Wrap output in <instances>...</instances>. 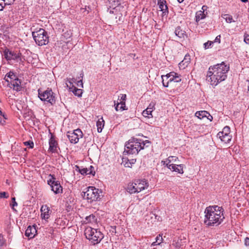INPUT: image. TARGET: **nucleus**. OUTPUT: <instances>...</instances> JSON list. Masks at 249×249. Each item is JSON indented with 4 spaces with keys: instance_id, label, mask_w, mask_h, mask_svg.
Wrapping results in <instances>:
<instances>
[{
    "instance_id": "nucleus-1",
    "label": "nucleus",
    "mask_w": 249,
    "mask_h": 249,
    "mask_svg": "<svg viewBox=\"0 0 249 249\" xmlns=\"http://www.w3.org/2000/svg\"><path fill=\"white\" fill-rule=\"evenodd\" d=\"M229 69V65L223 62L211 66L207 72L206 80L211 85L216 86L227 78Z\"/></svg>"
},
{
    "instance_id": "nucleus-2",
    "label": "nucleus",
    "mask_w": 249,
    "mask_h": 249,
    "mask_svg": "<svg viewBox=\"0 0 249 249\" xmlns=\"http://www.w3.org/2000/svg\"><path fill=\"white\" fill-rule=\"evenodd\" d=\"M224 209L217 205L207 207L204 212V223L208 226L219 225L224 219Z\"/></svg>"
},
{
    "instance_id": "nucleus-3",
    "label": "nucleus",
    "mask_w": 249,
    "mask_h": 249,
    "mask_svg": "<svg viewBox=\"0 0 249 249\" xmlns=\"http://www.w3.org/2000/svg\"><path fill=\"white\" fill-rule=\"evenodd\" d=\"M150 142L148 140L143 141L142 139L132 138L124 146V154H137L142 149L149 146Z\"/></svg>"
},
{
    "instance_id": "nucleus-4",
    "label": "nucleus",
    "mask_w": 249,
    "mask_h": 249,
    "mask_svg": "<svg viewBox=\"0 0 249 249\" xmlns=\"http://www.w3.org/2000/svg\"><path fill=\"white\" fill-rule=\"evenodd\" d=\"M148 187L149 183L146 179H135L132 183L128 184L126 191L130 194L139 193L143 190H147Z\"/></svg>"
},
{
    "instance_id": "nucleus-5",
    "label": "nucleus",
    "mask_w": 249,
    "mask_h": 249,
    "mask_svg": "<svg viewBox=\"0 0 249 249\" xmlns=\"http://www.w3.org/2000/svg\"><path fill=\"white\" fill-rule=\"evenodd\" d=\"M86 237L94 245L99 243L104 237L103 234L97 229L87 227L85 230Z\"/></svg>"
},
{
    "instance_id": "nucleus-6",
    "label": "nucleus",
    "mask_w": 249,
    "mask_h": 249,
    "mask_svg": "<svg viewBox=\"0 0 249 249\" xmlns=\"http://www.w3.org/2000/svg\"><path fill=\"white\" fill-rule=\"evenodd\" d=\"M32 34L36 44L38 46L45 45L48 43V34L44 29L39 28L36 31L32 32Z\"/></svg>"
},
{
    "instance_id": "nucleus-7",
    "label": "nucleus",
    "mask_w": 249,
    "mask_h": 249,
    "mask_svg": "<svg viewBox=\"0 0 249 249\" xmlns=\"http://www.w3.org/2000/svg\"><path fill=\"white\" fill-rule=\"evenodd\" d=\"M38 97L41 101L50 103L51 105L55 104V96L51 89H48L43 91L40 89H38Z\"/></svg>"
},
{
    "instance_id": "nucleus-8",
    "label": "nucleus",
    "mask_w": 249,
    "mask_h": 249,
    "mask_svg": "<svg viewBox=\"0 0 249 249\" xmlns=\"http://www.w3.org/2000/svg\"><path fill=\"white\" fill-rule=\"evenodd\" d=\"M82 196L84 199L87 200L89 202L96 201L100 196L99 189L94 187L89 186L87 188L86 191L83 192Z\"/></svg>"
},
{
    "instance_id": "nucleus-9",
    "label": "nucleus",
    "mask_w": 249,
    "mask_h": 249,
    "mask_svg": "<svg viewBox=\"0 0 249 249\" xmlns=\"http://www.w3.org/2000/svg\"><path fill=\"white\" fill-rule=\"evenodd\" d=\"M161 78L162 85L164 87H168L170 82H179L181 80L180 76L174 71L170 72L165 75H162Z\"/></svg>"
},
{
    "instance_id": "nucleus-10",
    "label": "nucleus",
    "mask_w": 249,
    "mask_h": 249,
    "mask_svg": "<svg viewBox=\"0 0 249 249\" xmlns=\"http://www.w3.org/2000/svg\"><path fill=\"white\" fill-rule=\"evenodd\" d=\"M3 55L4 58L7 61L18 60L20 62H23L20 53H17L14 51H10L9 49H6L3 52Z\"/></svg>"
},
{
    "instance_id": "nucleus-11",
    "label": "nucleus",
    "mask_w": 249,
    "mask_h": 249,
    "mask_svg": "<svg viewBox=\"0 0 249 249\" xmlns=\"http://www.w3.org/2000/svg\"><path fill=\"white\" fill-rule=\"evenodd\" d=\"M230 128L228 126H226L223 129V130L219 132L217 134V137H219L221 141L227 143L231 140V137L230 135Z\"/></svg>"
},
{
    "instance_id": "nucleus-12",
    "label": "nucleus",
    "mask_w": 249,
    "mask_h": 249,
    "mask_svg": "<svg viewBox=\"0 0 249 249\" xmlns=\"http://www.w3.org/2000/svg\"><path fill=\"white\" fill-rule=\"evenodd\" d=\"M83 133L79 129H77L73 132H68L67 137L71 143H76L78 142L80 138H82Z\"/></svg>"
},
{
    "instance_id": "nucleus-13",
    "label": "nucleus",
    "mask_w": 249,
    "mask_h": 249,
    "mask_svg": "<svg viewBox=\"0 0 249 249\" xmlns=\"http://www.w3.org/2000/svg\"><path fill=\"white\" fill-rule=\"evenodd\" d=\"M55 178L52 177V178L48 180V184L51 186V190L55 194L62 193V187L58 181L55 180Z\"/></svg>"
},
{
    "instance_id": "nucleus-14",
    "label": "nucleus",
    "mask_w": 249,
    "mask_h": 249,
    "mask_svg": "<svg viewBox=\"0 0 249 249\" xmlns=\"http://www.w3.org/2000/svg\"><path fill=\"white\" fill-rule=\"evenodd\" d=\"M184 165L183 164H168V168L172 171H175L178 173L182 174L184 172Z\"/></svg>"
},
{
    "instance_id": "nucleus-15",
    "label": "nucleus",
    "mask_w": 249,
    "mask_h": 249,
    "mask_svg": "<svg viewBox=\"0 0 249 249\" xmlns=\"http://www.w3.org/2000/svg\"><path fill=\"white\" fill-rule=\"evenodd\" d=\"M77 168L78 169L79 172L82 175H91L94 176L95 174V172L94 171V168L92 166H90L89 168H83L80 169L79 166H76Z\"/></svg>"
},
{
    "instance_id": "nucleus-16",
    "label": "nucleus",
    "mask_w": 249,
    "mask_h": 249,
    "mask_svg": "<svg viewBox=\"0 0 249 249\" xmlns=\"http://www.w3.org/2000/svg\"><path fill=\"white\" fill-rule=\"evenodd\" d=\"M57 145V142L55 140L54 136L51 135L49 140V151L52 153L56 152Z\"/></svg>"
},
{
    "instance_id": "nucleus-17",
    "label": "nucleus",
    "mask_w": 249,
    "mask_h": 249,
    "mask_svg": "<svg viewBox=\"0 0 249 249\" xmlns=\"http://www.w3.org/2000/svg\"><path fill=\"white\" fill-rule=\"evenodd\" d=\"M158 5L160 11H162L163 16L168 13V7L166 4V2L165 0H158Z\"/></svg>"
},
{
    "instance_id": "nucleus-18",
    "label": "nucleus",
    "mask_w": 249,
    "mask_h": 249,
    "mask_svg": "<svg viewBox=\"0 0 249 249\" xmlns=\"http://www.w3.org/2000/svg\"><path fill=\"white\" fill-rule=\"evenodd\" d=\"M36 233V230L35 227H31L29 226L27 227L25 231V235L29 238H32L34 237Z\"/></svg>"
},
{
    "instance_id": "nucleus-19",
    "label": "nucleus",
    "mask_w": 249,
    "mask_h": 249,
    "mask_svg": "<svg viewBox=\"0 0 249 249\" xmlns=\"http://www.w3.org/2000/svg\"><path fill=\"white\" fill-rule=\"evenodd\" d=\"M50 209L47 205L42 206L41 208V217L43 219H48L50 216Z\"/></svg>"
},
{
    "instance_id": "nucleus-20",
    "label": "nucleus",
    "mask_w": 249,
    "mask_h": 249,
    "mask_svg": "<svg viewBox=\"0 0 249 249\" xmlns=\"http://www.w3.org/2000/svg\"><path fill=\"white\" fill-rule=\"evenodd\" d=\"M11 85L13 87V89L17 91H20L22 89L21 81L18 78L14 81L13 83L11 82Z\"/></svg>"
},
{
    "instance_id": "nucleus-21",
    "label": "nucleus",
    "mask_w": 249,
    "mask_h": 249,
    "mask_svg": "<svg viewBox=\"0 0 249 249\" xmlns=\"http://www.w3.org/2000/svg\"><path fill=\"white\" fill-rule=\"evenodd\" d=\"M176 35L179 38H184L186 36L185 32L181 29L180 27H177L175 31Z\"/></svg>"
},
{
    "instance_id": "nucleus-22",
    "label": "nucleus",
    "mask_w": 249,
    "mask_h": 249,
    "mask_svg": "<svg viewBox=\"0 0 249 249\" xmlns=\"http://www.w3.org/2000/svg\"><path fill=\"white\" fill-rule=\"evenodd\" d=\"M190 56L189 55H186L184 59L179 63V67L180 68L183 67L184 68L187 67L189 62H190Z\"/></svg>"
},
{
    "instance_id": "nucleus-23",
    "label": "nucleus",
    "mask_w": 249,
    "mask_h": 249,
    "mask_svg": "<svg viewBox=\"0 0 249 249\" xmlns=\"http://www.w3.org/2000/svg\"><path fill=\"white\" fill-rule=\"evenodd\" d=\"M114 103H115L114 102ZM114 106H115V110L116 111H123L127 109V108H125L126 107L125 102L121 101L119 103H118L116 105V104H115Z\"/></svg>"
},
{
    "instance_id": "nucleus-24",
    "label": "nucleus",
    "mask_w": 249,
    "mask_h": 249,
    "mask_svg": "<svg viewBox=\"0 0 249 249\" xmlns=\"http://www.w3.org/2000/svg\"><path fill=\"white\" fill-rule=\"evenodd\" d=\"M105 125V121L103 118H100L96 123V126L97 127V131L99 133L102 132L103 128Z\"/></svg>"
},
{
    "instance_id": "nucleus-25",
    "label": "nucleus",
    "mask_w": 249,
    "mask_h": 249,
    "mask_svg": "<svg viewBox=\"0 0 249 249\" xmlns=\"http://www.w3.org/2000/svg\"><path fill=\"white\" fill-rule=\"evenodd\" d=\"M205 17L206 14L204 13V11H199L196 13V21L198 22L200 20L205 18Z\"/></svg>"
},
{
    "instance_id": "nucleus-26",
    "label": "nucleus",
    "mask_w": 249,
    "mask_h": 249,
    "mask_svg": "<svg viewBox=\"0 0 249 249\" xmlns=\"http://www.w3.org/2000/svg\"><path fill=\"white\" fill-rule=\"evenodd\" d=\"M207 114H209V112L207 111L202 110L199 111H197L195 113V116L198 118L201 119L204 117H206Z\"/></svg>"
},
{
    "instance_id": "nucleus-27",
    "label": "nucleus",
    "mask_w": 249,
    "mask_h": 249,
    "mask_svg": "<svg viewBox=\"0 0 249 249\" xmlns=\"http://www.w3.org/2000/svg\"><path fill=\"white\" fill-rule=\"evenodd\" d=\"M5 77L10 78L11 80L13 81V82L18 78L16 74L12 71H10L8 73H7L5 75Z\"/></svg>"
},
{
    "instance_id": "nucleus-28",
    "label": "nucleus",
    "mask_w": 249,
    "mask_h": 249,
    "mask_svg": "<svg viewBox=\"0 0 249 249\" xmlns=\"http://www.w3.org/2000/svg\"><path fill=\"white\" fill-rule=\"evenodd\" d=\"M75 82V79L74 78H69L66 80V84L67 87L69 88V89L71 90L72 89V88L74 87L73 85V83Z\"/></svg>"
},
{
    "instance_id": "nucleus-29",
    "label": "nucleus",
    "mask_w": 249,
    "mask_h": 249,
    "mask_svg": "<svg viewBox=\"0 0 249 249\" xmlns=\"http://www.w3.org/2000/svg\"><path fill=\"white\" fill-rule=\"evenodd\" d=\"M71 91L75 94V95L78 97H81L83 93V90L81 89H78L76 87H74L72 89H71Z\"/></svg>"
},
{
    "instance_id": "nucleus-30",
    "label": "nucleus",
    "mask_w": 249,
    "mask_h": 249,
    "mask_svg": "<svg viewBox=\"0 0 249 249\" xmlns=\"http://www.w3.org/2000/svg\"><path fill=\"white\" fill-rule=\"evenodd\" d=\"M151 109L150 108L147 107L146 109L143 111L142 113V115L145 117L148 118H150V117H149V115H151L152 117V112L153 111L151 110Z\"/></svg>"
},
{
    "instance_id": "nucleus-31",
    "label": "nucleus",
    "mask_w": 249,
    "mask_h": 249,
    "mask_svg": "<svg viewBox=\"0 0 249 249\" xmlns=\"http://www.w3.org/2000/svg\"><path fill=\"white\" fill-rule=\"evenodd\" d=\"M109 2L113 9L121 4L120 0H109Z\"/></svg>"
},
{
    "instance_id": "nucleus-32",
    "label": "nucleus",
    "mask_w": 249,
    "mask_h": 249,
    "mask_svg": "<svg viewBox=\"0 0 249 249\" xmlns=\"http://www.w3.org/2000/svg\"><path fill=\"white\" fill-rule=\"evenodd\" d=\"M222 17L225 19L227 22L231 23L233 21L232 20V17L231 15L229 14H224L222 15Z\"/></svg>"
},
{
    "instance_id": "nucleus-33",
    "label": "nucleus",
    "mask_w": 249,
    "mask_h": 249,
    "mask_svg": "<svg viewBox=\"0 0 249 249\" xmlns=\"http://www.w3.org/2000/svg\"><path fill=\"white\" fill-rule=\"evenodd\" d=\"M162 240L163 238L162 236L159 234L156 238V242H153L152 243V245L155 246L157 245H160L162 242Z\"/></svg>"
},
{
    "instance_id": "nucleus-34",
    "label": "nucleus",
    "mask_w": 249,
    "mask_h": 249,
    "mask_svg": "<svg viewBox=\"0 0 249 249\" xmlns=\"http://www.w3.org/2000/svg\"><path fill=\"white\" fill-rule=\"evenodd\" d=\"M84 76V72L83 71L81 72V73L80 74V76L78 77V78H81V79H80L78 80L77 82V85L78 87L83 88V83L82 82V78Z\"/></svg>"
},
{
    "instance_id": "nucleus-35",
    "label": "nucleus",
    "mask_w": 249,
    "mask_h": 249,
    "mask_svg": "<svg viewBox=\"0 0 249 249\" xmlns=\"http://www.w3.org/2000/svg\"><path fill=\"white\" fill-rule=\"evenodd\" d=\"M95 216L93 214H90L89 216H86L85 221L87 222H92L94 221Z\"/></svg>"
},
{
    "instance_id": "nucleus-36",
    "label": "nucleus",
    "mask_w": 249,
    "mask_h": 249,
    "mask_svg": "<svg viewBox=\"0 0 249 249\" xmlns=\"http://www.w3.org/2000/svg\"><path fill=\"white\" fill-rule=\"evenodd\" d=\"M178 160V158L176 156H170L167 159V161H169V162H176Z\"/></svg>"
},
{
    "instance_id": "nucleus-37",
    "label": "nucleus",
    "mask_w": 249,
    "mask_h": 249,
    "mask_svg": "<svg viewBox=\"0 0 249 249\" xmlns=\"http://www.w3.org/2000/svg\"><path fill=\"white\" fill-rule=\"evenodd\" d=\"M9 197L8 194L5 192H0V198H7Z\"/></svg>"
},
{
    "instance_id": "nucleus-38",
    "label": "nucleus",
    "mask_w": 249,
    "mask_h": 249,
    "mask_svg": "<svg viewBox=\"0 0 249 249\" xmlns=\"http://www.w3.org/2000/svg\"><path fill=\"white\" fill-rule=\"evenodd\" d=\"M12 204H11V205L12 206L13 210L16 211V210L14 209V207L17 206L18 205V203L16 201V198L15 197L12 198Z\"/></svg>"
},
{
    "instance_id": "nucleus-39",
    "label": "nucleus",
    "mask_w": 249,
    "mask_h": 249,
    "mask_svg": "<svg viewBox=\"0 0 249 249\" xmlns=\"http://www.w3.org/2000/svg\"><path fill=\"white\" fill-rule=\"evenodd\" d=\"M213 43V41H207V42L205 43L204 44V48L205 49H208L210 47H211V46Z\"/></svg>"
},
{
    "instance_id": "nucleus-40",
    "label": "nucleus",
    "mask_w": 249,
    "mask_h": 249,
    "mask_svg": "<svg viewBox=\"0 0 249 249\" xmlns=\"http://www.w3.org/2000/svg\"><path fill=\"white\" fill-rule=\"evenodd\" d=\"M4 2V5H11L13 3L14 0H1Z\"/></svg>"
},
{
    "instance_id": "nucleus-41",
    "label": "nucleus",
    "mask_w": 249,
    "mask_h": 249,
    "mask_svg": "<svg viewBox=\"0 0 249 249\" xmlns=\"http://www.w3.org/2000/svg\"><path fill=\"white\" fill-rule=\"evenodd\" d=\"M24 144L25 145H29V147L31 148H33L34 147V143L33 142L31 141H27L24 142Z\"/></svg>"
},
{
    "instance_id": "nucleus-42",
    "label": "nucleus",
    "mask_w": 249,
    "mask_h": 249,
    "mask_svg": "<svg viewBox=\"0 0 249 249\" xmlns=\"http://www.w3.org/2000/svg\"><path fill=\"white\" fill-rule=\"evenodd\" d=\"M244 40L246 43H247V44L249 43V35L245 34Z\"/></svg>"
},
{
    "instance_id": "nucleus-43",
    "label": "nucleus",
    "mask_w": 249,
    "mask_h": 249,
    "mask_svg": "<svg viewBox=\"0 0 249 249\" xmlns=\"http://www.w3.org/2000/svg\"><path fill=\"white\" fill-rule=\"evenodd\" d=\"M220 38H221V36L220 35H218L217 36L215 39H214V42H216V43H220Z\"/></svg>"
},
{
    "instance_id": "nucleus-44",
    "label": "nucleus",
    "mask_w": 249,
    "mask_h": 249,
    "mask_svg": "<svg viewBox=\"0 0 249 249\" xmlns=\"http://www.w3.org/2000/svg\"><path fill=\"white\" fill-rule=\"evenodd\" d=\"M126 98V95L125 94H122L121 99H120V102L123 101L125 102Z\"/></svg>"
},
{
    "instance_id": "nucleus-45",
    "label": "nucleus",
    "mask_w": 249,
    "mask_h": 249,
    "mask_svg": "<svg viewBox=\"0 0 249 249\" xmlns=\"http://www.w3.org/2000/svg\"><path fill=\"white\" fill-rule=\"evenodd\" d=\"M154 106H155V104L154 103H151L149 106L147 107L148 108H151V110H152V111H153V110L154 109Z\"/></svg>"
},
{
    "instance_id": "nucleus-46",
    "label": "nucleus",
    "mask_w": 249,
    "mask_h": 249,
    "mask_svg": "<svg viewBox=\"0 0 249 249\" xmlns=\"http://www.w3.org/2000/svg\"><path fill=\"white\" fill-rule=\"evenodd\" d=\"M245 245L246 246H249V237H246L245 239Z\"/></svg>"
},
{
    "instance_id": "nucleus-47",
    "label": "nucleus",
    "mask_w": 249,
    "mask_h": 249,
    "mask_svg": "<svg viewBox=\"0 0 249 249\" xmlns=\"http://www.w3.org/2000/svg\"><path fill=\"white\" fill-rule=\"evenodd\" d=\"M161 163L163 164V165L166 166L167 168L168 164H171L170 162H169V161H167V160L166 161H162Z\"/></svg>"
},
{
    "instance_id": "nucleus-48",
    "label": "nucleus",
    "mask_w": 249,
    "mask_h": 249,
    "mask_svg": "<svg viewBox=\"0 0 249 249\" xmlns=\"http://www.w3.org/2000/svg\"><path fill=\"white\" fill-rule=\"evenodd\" d=\"M4 244V242L3 241V238L0 237V247L2 246Z\"/></svg>"
},
{
    "instance_id": "nucleus-49",
    "label": "nucleus",
    "mask_w": 249,
    "mask_h": 249,
    "mask_svg": "<svg viewBox=\"0 0 249 249\" xmlns=\"http://www.w3.org/2000/svg\"><path fill=\"white\" fill-rule=\"evenodd\" d=\"M208 116L207 115V118L208 120H209L210 121H212V120H213V117L212 116H211L210 113H209V114H207Z\"/></svg>"
},
{
    "instance_id": "nucleus-50",
    "label": "nucleus",
    "mask_w": 249,
    "mask_h": 249,
    "mask_svg": "<svg viewBox=\"0 0 249 249\" xmlns=\"http://www.w3.org/2000/svg\"><path fill=\"white\" fill-rule=\"evenodd\" d=\"M208 7L206 5H203L202 7V11H204V12L207 9Z\"/></svg>"
},
{
    "instance_id": "nucleus-51",
    "label": "nucleus",
    "mask_w": 249,
    "mask_h": 249,
    "mask_svg": "<svg viewBox=\"0 0 249 249\" xmlns=\"http://www.w3.org/2000/svg\"><path fill=\"white\" fill-rule=\"evenodd\" d=\"M4 80L8 83V85H10L9 84V80L8 79V78H6V77H4Z\"/></svg>"
},
{
    "instance_id": "nucleus-52",
    "label": "nucleus",
    "mask_w": 249,
    "mask_h": 249,
    "mask_svg": "<svg viewBox=\"0 0 249 249\" xmlns=\"http://www.w3.org/2000/svg\"><path fill=\"white\" fill-rule=\"evenodd\" d=\"M243 2H247L248 0H240Z\"/></svg>"
},
{
    "instance_id": "nucleus-53",
    "label": "nucleus",
    "mask_w": 249,
    "mask_h": 249,
    "mask_svg": "<svg viewBox=\"0 0 249 249\" xmlns=\"http://www.w3.org/2000/svg\"><path fill=\"white\" fill-rule=\"evenodd\" d=\"M184 0H178V1L179 2V3H181L182 2H183Z\"/></svg>"
},
{
    "instance_id": "nucleus-54",
    "label": "nucleus",
    "mask_w": 249,
    "mask_h": 249,
    "mask_svg": "<svg viewBox=\"0 0 249 249\" xmlns=\"http://www.w3.org/2000/svg\"><path fill=\"white\" fill-rule=\"evenodd\" d=\"M164 79H165L164 82H165V83H166L168 81V80H169V79H166V78H165Z\"/></svg>"
},
{
    "instance_id": "nucleus-55",
    "label": "nucleus",
    "mask_w": 249,
    "mask_h": 249,
    "mask_svg": "<svg viewBox=\"0 0 249 249\" xmlns=\"http://www.w3.org/2000/svg\"><path fill=\"white\" fill-rule=\"evenodd\" d=\"M1 121V117H0V122Z\"/></svg>"
},
{
    "instance_id": "nucleus-56",
    "label": "nucleus",
    "mask_w": 249,
    "mask_h": 249,
    "mask_svg": "<svg viewBox=\"0 0 249 249\" xmlns=\"http://www.w3.org/2000/svg\"><path fill=\"white\" fill-rule=\"evenodd\" d=\"M248 90L249 91V85L248 86Z\"/></svg>"
}]
</instances>
